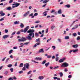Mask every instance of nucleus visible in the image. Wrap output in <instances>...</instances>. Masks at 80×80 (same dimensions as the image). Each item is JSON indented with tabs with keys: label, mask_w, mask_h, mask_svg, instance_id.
Listing matches in <instances>:
<instances>
[{
	"label": "nucleus",
	"mask_w": 80,
	"mask_h": 80,
	"mask_svg": "<svg viewBox=\"0 0 80 80\" xmlns=\"http://www.w3.org/2000/svg\"><path fill=\"white\" fill-rule=\"evenodd\" d=\"M35 36L36 37H38V36H39V34H38V33L37 32H35Z\"/></svg>",
	"instance_id": "obj_20"
},
{
	"label": "nucleus",
	"mask_w": 80,
	"mask_h": 80,
	"mask_svg": "<svg viewBox=\"0 0 80 80\" xmlns=\"http://www.w3.org/2000/svg\"><path fill=\"white\" fill-rule=\"evenodd\" d=\"M19 23H20V22L19 21H16L14 22V24H15V25L19 24Z\"/></svg>",
	"instance_id": "obj_15"
},
{
	"label": "nucleus",
	"mask_w": 80,
	"mask_h": 80,
	"mask_svg": "<svg viewBox=\"0 0 80 80\" xmlns=\"http://www.w3.org/2000/svg\"><path fill=\"white\" fill-rule=\"evenodd\" d=\"M15 5H16V7H17L18 6H19V5H20V3H17V2H16Z\"/></svg>",
	"instance_id": "obj_23"
},
{
	"label": "nucleus",
	"mask_w": 80,
	"mask_h": 80,
	"mask_svg": "<svg viewBox=\"0 0 80 80\" xmlns=\"http://www.w3.org/2000/svg\"><path fill=\"white\" fill-rule=\"evenodd\" d=\"M77 33H73L72 34V35L73 36V37H76V36H77Z\"/></svg>",
	"instance_id": "obj_29"
},
{
	"label": "nucleus",
	"mask_w": 80,
	"mask_h": 80,
	"mask_svg": "<svg viewBox=\"0 0 80 80\" xmlns=\"http://www.w3.org/2000/svg\"><path fill=\"white\" fill-rule=\"evenodd\" d=\"M13 49H17V47H13Z\"/></svg>",
	"instance_id": "obj_63"
},
{
	"label": "nucleus",
	"mask_w": 80,
	"mask_h": 80,
	"mask_svg": "<svg viewBox=\"0 0 80 80\" xmlns=\"http://www.w3.org/2000/svg\"><path fill=\"white\" fill-rule=\"evenodd\" d=\"M23 73V71H20V72H19V73H20V74H21V73Z\"/></svg>",
	"instance_id": "obj_64"
},
{
	"label": "nucleus",
	"mask_w": 80,
	"mask_h": 80,
	"mask_svg": "<svg viewBox=\"0 0 80 80\" xmlns=\"http://www.w3.org/2000/svg\"><path fill=\"white\" fill-rule=\"evenodd\" d=\"M55 12V10H52V11L51 12V13H52Z\"/></svg>",
	"instance_id": "obj_58"
},
{
	"label": "nucleus",
	"mask_w": 80,
	"mask_h": 80,
	"mask_svg": "<svg viewBox=\"0 0 80 80\" xmlns=\"http://www.w3.org/2000/svg\"><path fill=\"white\" fill-rule=\"evenodd\" d=\"M13 80H17V78L15 76H14L13 77Z\"/></svg>",
	"instance_id": "obj_49"
},
{
	"label": "nucleus",
	"mask_w": 80,
	"mask_h": 80,
	"mask_svg": "<svg viewBox=\"0 0 80 80\" xmlns=\"http://www.w3.org/2000/svg\"><path fill=\"white\" fill-rule=\"evenodd\" d=\"M26 67H25V66H24L22 68V70H23L24 71L25 70H26Z\"/></svg>",
	"instance_id": "obj_33"
},
{
	"label": "nucleus",
	"mask_w": 80,
	"mask_h": 80,
	"mask_svg": "<svg viewBox=\"0 0 80 80\" xmlns=\"http://www.w3.org/2000/svg\"><path fill=\"white\" fill-rule=\"evenodd\" d=\"M23 63H21L19 65V67H23Z\"/></svg>",
	"instance_id": "obj_22"
},
{
	"label": "nucleus",
	"mask_w": 80,
	"mask_h": 80,
	"mask_svg": "<svg viewBox=\"0 0 80 80\" xmlns=\"http://www.w3.org/2000/svg\"><path fill=\"white\" fill-rule=\"evenodd\" d=\"M29 28V26H27L26 28H24V30H23V29H21V30L20 31L22 32H24V33H25L27 32Z\"/></svg>",
	"instance_id": "obj_2"
},
{
	"label": "nucleus",
	"mask_w": 80,
	"mask_h": 80,
	"mask_svg": "<svg viewBox=\"0 0 80 80\" xmlns=\"http://www.w3.org/2000/svg\"><path fill=\"white\" fill-rule=\"evenodd\" d=\"M40 41V38L37 39L36 40V42H38Z\"/></svg>",
	"instance_id": "obj_32"
},
{
	"label": "nucleus",
	"mask_w": 80,
	"mask_h": 80,
	"mask_svg": "<svg viewBox=\"0 0 80 80\" xmlns=\"http://www.w3.org/2000/svg\"><path fill=\"white\" fill-rule=\"evenodd\" d=\"M24 66L27 68H28H28H29V64L28 63L25 64H24Z\"/></svg>",
	"instance_id": "obj_6"
},
{
	"label": "nucleus",
	"mask_w": 80,
	"mask_h": 80,
	"mask_svg": "<svg viewBox=\"0 0 80 80\" xmlns=\"http://www.w3.org/2000/svg\"><path fill=\"white\" fill-rule=\"evenodd\" d=\"M10 60V58H8L7 60H6V63H7V62H8V60Z\"/></svg>",
	"instance_id": "obj_47"
},
{
	"label": "nucleus",
	"mask_w": 80,
	"mask_h": 80,
	"mask_svg": "<svg viewBox=\"0 0 80 80\" xmlns=\"http://www.w3.org/2000/svg\"><path fill=\"white\" fill-rule=\"evenodd\" d=\"M20 27L22 28H23V27H24V25H23V23H21Z\"/></svg>",
	"instance_id": "obj_14"
},
{
	"label": "nucleus",
	"mask_w": 80,
	"mask_h": 80,
	"mask_svg": "<svg viewBox=\"0 0 80 80\" xmlns=\"http://www.w3.org/2000/svg\"><path fill=\"white\" fill-rule=\"evenodd\" d=\"M40 21H36L35 22V23H40Z\"/></svg>",
	"instance_id": "obj_37"
},
{
	"label": "nucleus",
	"mask_w": 80,
	"mask_h": 80,
	"mask_svg": "<svg viewBox=\"0 0 80 80\" xmlns=\"http://www.w3.org/2000/svg\"><path fill=\"white\" fill-rule=\"evenodd\" d=\"M15 33H16V31L14 32H13L12 33V36L14 35L15 34Z\"/></svg>",
	"instance_id": "obj_50"
},
{
	"label": "nucleus",
	"mask_w": 80,
	"mask_h": 80,
	"mask_svg": "<svg viewBox=\"0 0 80 80\" xmlns=\"http://www.w3.org/2000/svg\"><path fill=\"white\" fill-rule=\"evenodd\" d=\"M78 50H72V52L73 53H76V52H77Z\"/></svg>",
	"instance_id": "obj_46"
},
{
	"label": "nucleus",
	"mask_w": 80,
	"mask_h": 80,
	"mask_svg": "<svg viewBox=\"0 0 80 80\" xmlns=\"http://www.w3.org/2000/svg\"><path fill=\"white\" fill-rule=\"evenodd\" d=\"M65 40H68V39H69L70 38H69V36H67L65 37Z\"/></svg>",
	"instance_id": "obj_19"
},
{
	"label": "nucleus",
	"mask_w": 80,
	"mask_h": 80,
	"mask_svg": "<svg viewBox=\"0 0 80 80\" xmlns=\"http://www.w3.org/2000/svg\"><path fill=\"white\" fill-rule=\"evenodd\" d=\"M32 34L29 33V35L27 36L26 38L28 40H32Z\"/></svg>",
	"instance_id": "obj_3"
},
{
	"label": "nucleus",
	"mask_w": 80,
	"mask_h": 80,
	"mask_svg": "<svg viewBox=\"0 0 80 80\" xmlns=\"http://www.w3.org/2000/svg\"><path fill=\"white\" fill-rule=\"evenodd\" d=\"M4 17L1 19H0V21H3V20H4Z\"/></svg>",
	"instance_id": "obj_57"
},
{
	"label": "nucleus",
	"mask_w": 80,
	"mask_h": 80,
	"mask_svg": "<svg viewBox=\"0 0 80 80\" xmlns=\"http://www.w3.org/2000/svg\"><path fill=\"white\" fill-rule=\"evenodd\" d=\"M59 68V67L58 66L54 67L53 68V69H54V70H56V69H57L58 68Z\"/></svg>",
	"instance_id": "obj_28"
},
{
	"label": "nucleus",
	"mask_w": 80,
	"mask_h": 80,
	"mask_svg": "<svg viewBox=\"0 0 80 80\" xmlns=\"http://www.w3.org/2000/svg\"><path fill=\"white\" fill-rule=\"evenodd\" d=\"M52 48H53V50H55V46H52Z\"/></svg>",
	"instance_id": "obj_56"
},
{
	"label": "nucleus",
	"mask_w": 80,
	"mask_h": 80,
	"mask_svg": "<svg viewBox=\"0 0 80 80\" xmlns=\"http://www.w3.org/2000/svg\"><path fill=\"white\" fill-rule=\"evenodd\" d=\"M44 52V51L43 50H39L38 52V53H43Z\"/></svg>",
	"instance_id": "obj_21"
},
{
	"label": "nucleus",
	"mask_w": 80,
	"mask_h": 80,
	"mask_svg": "<svg viewBox=\"0 0 80 80\" xmlns=\"http://www.w3.org/2000/svg\"><path fill=\"white\" fill-rule=\"evenodd\" d=\"M80 39V36H78L77 38V40H79Z\"/></svg>",
	"instance_id": "obj_38"
},
{
	"label": "nucleus",
	"mask_w": 80,
	"mask_h": 80,
	"mask_svg": "<svg viewBox=\"0 0 80 80\" xmlns=\"http://www.w3.org/2000/svg\"><path fill=\"white\" fill-rule=\"evenodd\" d=\"M47 5V4H45L44 5H43L42 6V7L43 8V7H45V6Z\"/></svg>",
	"instance_id": "obj_62"
},
{
	"label": "nucleus",
	"mask_w": 80,
	"mask_h": 80,
	"mask_svg": "<svg viewBox=\"0 0 80 80\" xmlns=\"http://www.w3.org/2000/svg\"><path fill=\"white\" fill-rule=\"evenodd\" d=\"M29 11H28V12H26L25 13L23 16V17H27V15H28V14H29Z\"/></svg>",
	"instance_id": "obj_8"
},
{
	"label": "nucleus",
	"mask_w": 80,
	"mask_h": 80,
	"mask_svg": "<svg viewBox=\"0 0 80 80\" xmlns=\"http://www.w3.org/2000/svg\"><path fill=\"white\" fill-rule=\"evenodd\" d=\"M64 72H68V70H67V68H66L65 69Z\"/></svg>",
	"instance_id": "obj_60"
},
{
	"label": "nucleus",
	"mask_w": 80,
	"mask_h": 80,
	"mask_svg": "<svg viewBox=\"0 0 80 80\" xmlns=\"http://www.w3.org/2000/svg\"><path fill=\"white\" fill-rule=\"evenodd\" d=\"M49 1H50V0H44L43 1V3H47V2H49Z\"/></svg>",
	"instance_id": "obj_12"
},
{
	"label": "nucleus",
	"mask_w": 80,
	"mask_h": 80,
	"mask_svg": "<svg viewBox=\"0 0 80 80\" xmlns=\"http://www.w3.org/2000/svg\"><path fill=\"white\" fill-rule=\"evenodd\" d=\"M12 53H13V50H10L9 52V54H11Z\"/></svg>",
	"instance_id": "obj_35"
},
{
	"label": "nucleus",
	"mask_w": 80,
	"mask_h": 80,
	"mask_svg": "<svg viewBox=\"0 0 80 80\" xmlns=\"http://www.w3.org/2000/svg\"><path fill=\"white\" fill-rule=\"evenodd\" d=\"M65 7H66L67 8H70V5L68 4L65 5Z\"/></svg>",
	"instance_id": "obj_24"
},
{
	"label": "nucleus",
	"mask_w": 80,
	"mask_h": 80,
	"mask_svg": "<svg viewBox=\"0 0 80 80\" xmlns=\"http://www.w3.org/2000/svg\"><path fill=\"white\" fill-rule=\"evenodd\" d=\"M78 47V44H74L72 45V47H73V48H77Z\"/></svg>",
	"instance_id": "obj_11"
},
{
	"label": "nucleus",
	"mask_w": 80,
	"mask_h": 80,
	"mask_svg": "<svg viewBox=\"0 0 80 80\" xmlns=\"http://www.w3.org/2000/svg\"><path fill=\"white\" fill-rule=\"evenodd\" d=\"M78 21V20L77 19L76 21H74L73 22V23H72V25H73L74 23H75L76 22H77Z\"/></svg>",
	"instance_id": "obj_52"
},
{
	"label": "nucleus",
	"mask_w": 80,
	"mask_h": 80,
	"mask_svg": "<svg viewBox=\"0 0 80 80\" xmlns=\"http://www.w3.org/2000/svg\"><path fill=\"white\" fill-rule=\"evenodd\" d=\"M3 13V11H1L0 12V14L1 15Z\"/></svg>",
	"instance_id": "obj_61"
},
{
	"label": "nucleus",
	"mask_w": 80,
	"mask_h": 80,
	"mask_svg": "<svg viewBox=\"0 0 80 80\" xmlns=\"http://www.w3.org/2000/svg\"><path fill=\"white\" fill-rule=\"evenodd\" d=\"M46 60H45L44 61H42V64H45V63H46Z\"/></svg>",
	"instance_id": "obj_26"
},
{
	"label": "nucleus",
	"mask_w": 80,
	"mask_h": 80,
	"mask_svg": "<svg viewBox=\"0 0 80 80\" xmlns=\"http://www.w3.org/2000/svg\"><path fill=\"white\" fill-rule=\"evenodd\" d=\"M54 28H55V26H52L51 27V28L52 30H53Z\"/></svg>",
	"instance_id": "obj_30"
},
{
	"label": "nucleus",
	"mask_w": 80,
	"mask_h": 80,
	"mask_svg": "<svg viewBox=\"0 0 80 80\" xmlns=\"http://www.w3.org/2000/svg\"><path fill=\"white\" fill-rule=\"evenodd\" d=\"M49 65H50V62H47L45 64V65L46 67H48V66Z\"/></svg>",
	"instance_id": "obj_13"
},
{
	"label": "nucleus",
	"mask_w": 80,
	"mask_h": 80,
	"mask_svg": "<svg viewBox=\"0 0 80 80\" xmlns=\"http://www.w3.org/2000/svg\"><path fill=\"white\" fill-rule=\"evenodd\" d=\"M6 10H12V8H11V7H8L6 8Z\"/></svg>",
	"instance_id": "obj_17"
},
{
	"label": "nucleus",
	"mask_w": 80,
	"mask_h": 80,
	"mask_svg": "<svg viewBox=\"0 0 80 80\" xmlns=\"http://www.w3.org/2000/svg\"><path fill=\"white\" fill-rule=\"evenodd\" d=\"M58 41L60 43H61V42H62L61 39H58Z\"/></svg>",
	"instance_id": "obj_48"
},
{
	"label": "nucleus",
	"mask_w": 80,
	"mask_h": 80,
	"mask_svg": "<svg viewBox=\"0 0 80 80\" xmlns=\"http://www.w3.org/2000/svg\"><path fill=\"white\" fill-rule=\"evenodd\" d=\"M8 71H5V72L4 73L5 75H7V74H8Z\"/></svg>",
	"instance_id": "obj_45"
},
{
	"label": "nucleus",
	"mask_w": 80,
	"mask_h": 80,
	"mask_svg": "<svg viewBox=\"0 0 80 80\" xmlns=\"http://www.w3.org/2000/svg\"><path fill=\"white\" fill-rule=\"evenodd\" d=\"M38 15V13H34V16L35 17H36V16H37Z\"/></svg>",
	"instance_id": "obj_44"
},
{
	"label": "nucleus",
	"mask_w": 80,
	"mask_h": 80,
	"mask_svg": "<svg viewBox=\"0 0 80 80\" xmlns=\"http://www.w3.org/2000/svg\"><path fill=\"white\" fill-rule=\"evenodd\" d=\"M11 72H13V68H11L10 69Z\"/></svg>",
	"instance_id": "obj_31"
},
{
	"label": "nucleus",
	"mask_w": 80,
	"mask_h": 80,
	"mask_svg": "<svg viewBox=\"0 0 80 80\" xmlns=\"http://www.w3.org/2000/svg\"><path fill=\"white\" fill-rule=\"evenodd\" d=\"M0 15H0L1 17H3V16H4V15H5V13H2Z\"/></svg>",
	"instance_id": "obj_36"
},
{
	"label": "nucleus",
	"mask_w": 80,
	"mask_h": 80,
	"mask_svg": "<svg viewBox=\"0 0 80 80\" xmlns=\"http://www.w3.org/2000/svg\"><path fill=\"white\" fill-rule=\"evenodd\" d=\"M18 42H24V41H25L26 40V39H25V38L22 37V38L21 39H18Z\"/></svg>",
	"instance_id": "obj_5"
},
{
	"label": "nucleus",
	"mask_w": 80,
	"mask_h": 80,
	"mask_svg": "<svg viewBox=\"0 0 80 80\" xmlns=\"http://www.w3.org/2000/svg\"><path fill=\"white\" fill-rule=\"evenodd\" d=\"M9 37V36L8 35H5L3 36L2 38L4 39H5V38H8Z\"/></svg>",
	"instance_id": "obj_9"
},
{
	"label": "nucleus",
	"mask_w": 80,
	"mask_h": 80,
	"mask_svg": "<svg viewBox=\"0 0 80 80\" xmlns=\"http://www.w3.org/2000/svg\"><path fill=\"white\" fill-rule=\"evenodd\" d=\"M56 62H57V61L58 60V57H57L56 58Z\"/></svg>",
	"instance_id": "obj_59"
},
{
	"label": "nucleus",
	"mask_w": 80,
	"mask_h": 80,
	"mask_svg": "<svg viewBox=\"0 0 80 80\" xmlns=\"http://www.w3.org/2000/svg\"><path fill=\"white\" fill-rule=\"evenodd\" d=\"M32 62H34V63H38V62H36L35 61L33 60H31Z\"/></svg>",
	"instance_id": "obj_34"
},
{
	"label": "nucleus",
	"mask_w": 80,
	"mask_h": 80,
	"mask_svg": "<svg viewBox=\"0 0 80 80\" xmlns=\"http://www.w3.org/2000/svg\"><path fill=\"white\" fill-rule=\"evenodd\" d=\"M68 64L67 63V62H64L61 65V67H68Z\"/></svg>",
	"instance_id": "obj_4"
},
{
	"label": "nucleus",
	"mask_w": 80,
	"mask_h": 80,
	"mask_svg": "<svg viewBox=\"0 0 80 80\" xmlns=\"http://www.w3.org/2000/svg\"><path fill=\"white\" fill-rule=\"evenodd\" d=\"M65 58H63L62 59H61L59 61V63H62V62H63V61L65 60Z\"/></svg>",
	"instance_id": "obj_7"
},
{
	"label": "nucleus",
	"mask_w": 80,
	"mask_h": 80,
	"mask_svg": "<svg viewBox=\"0 0 80 80\" xmlns=\"http://www.w3.org/2000/svg\"><path fill=\"white\" fill-rule=\"evenodd\" d=\"M13 2V0H10L9 2V3H12Z\"/></svg>",
	"instance_id": "obj_39"
},
{
	"label": "nucleus",
	"mask_w": 80,
	"mask_h": 80,
	"mask_svg": "<svg viewBox=\"0 0 80 80\" xmlns=\"http://www.w3.org/2000/svg\"><path fill=\"white\" fill-rule=\"evenodd\" d=\"M78 25H76L74 27V28H75V29L77 28H78Z\"/></svg>",
	"instance_id": "obj_55"
},
{
	"label": "nucleus",
	"mask_w": 80,
	"mask_h": 80,
	"mask_svg": "<svg viewBox=\"0 0 80 80\" xmlns=\"http://www.w3.org/2000/svg\"><path fill=\"white\" fill-rule=\"evenodd\" d=\"M38 78L39 80H42V79H43V77L39 76Z\"/></svg>",
	"instance_id": "obj_16"
},
{
	"label": "nucleus",
	"mask_w": 80,
	"mask_h": 80,
	"mask_svg": "<svg viewBox=\"0 0 80 80\" xmlns=\"http://www.w3.org/2000/svg\"><path fill=\"white\" fill-rule=\"evenodd\" d=\"M35 58V60H42V58H40L36 57Z\"/></svg>",
	"instance_id": "obj_10"
},
{
	"label": "nucleus",
	"mask_w": 80,
	"mask_h": 80,
	"mask_svg": "<svg viewBox=\"0 0 80 80\" xmlns=\"http://www.w3.org/2000/svg\"><path fill=\"white\" fill-rule=\"evenodd\" d=\"M5 31L6 33H8V30L7 29H5Z\"/></svg>",
	"instance_id": "obj_42"
},
{
	"label": "nucleus",
	"mask_w": 80,
	"mask_h": 80,
	"mask_svg": "<svg viewBox=\"0 0 80 80\" xmlns=\"http://www.w3.org/2000/svg\"><path fill=\"white\" fill-rule=\"evenodd\" d=\"M35 32V30L33 29H30L29 30L27 31L28 33H30V34H32V38H34L35 37V33H33Z\"/></svg>",
	"instance_id": "obj_1"
},
{
	"label": "nucleus",
	"mask_w": 80,
	"mask_h": 80,
	"mask_svg": "<svg viewBox=\"0 0 80 80\" xmlns=\"http://www.w3.org/2000/svg\"><path fill=\"white\" fill-rule=\"evenodd\" d=\"M7 67L10 68V67H12V64H9L7 66Z\"/></svg>",
	"instance_id": "obj_25"
},
{
	"label": "nucleus",
	"mask_w": 80,
	"mask_h": 80,
	"mask_svg": "<svg viewBox=\"0 0 80 80\" xmlns=\"http://www.w3.org/2000/svg\"><path fill=\"white\" fill-rule=\"evenodd\" d=\"M72 75H69L68 76V78H72Z\"/></svg>",
	"instance_id": "obj_43"
},
{
	"label": "nucleus",
	"mask_w": 80,
	"mask_h": 80,
	"mask_svg": "<svg viewBox=\"0 0 80 80\" xmlns=\"http://www.w3.org/2000/svg\"><path fill=\"white\" fill-rule=\"evenodd\" d=\"M48 28L47 29L46 31V33H48Z\"/></svg>",
	"instance_id": "obj_54"
},
{
	"label": "nucleus",
	"mask_w": 80,
	"mask_h": 80,
	"mask_svg": "<svg viewBox=\"0 0 80 80\" xmlns=\"http://www.w3.org/2000/svg\"><path fill=\"white\" fill-rule=\"evenodd\" d=\"M60 77H63V73L62 72H60Z\"/></svg>",
	"instance_id": "obj_27"
},
{
	"label": "nucleus",
	"mask_w": 80,
	"mask_h": 80,
	"mask_svg": "<svg viewBox=\"0 0 80 80\" xmlns=\"http://www.w3.org/2000/svg\"><path fill=\"white\" fill-rule=\"evenodd\" d=\"M51 57H52V56L48 55L47 56L48 58H51Z\"/></svg>",
	"instance_id": "obj_40"
},
{
	"label": "nucleus",
	"mask_w": 80,
	"mask_h": 80,
	"mask_svg": "<svg viewBox=\"0 0 80 80\" xmlns=\"http://www.w3.org/2000/svg\"><path fill=\"white\" fill-rule=\"evenodd\" d=\"M28 1L27 0H26L25 1H24V3H27Z\"/></svg>",
	"instance_id": "obj_51"
},
{
	"label": "nucleus",
	"mask_w": 80,
	"mask_h": 80,
	"mask_svg": "<svg viewBox=\"0 0 80 80\" xmlns=\"http://www.w3.org/2000/svg\"><path fill=\"white\" fill-rule=\"evenodd\" d=\"M53 78H54V80H56V79H57L58 78H57V77H53Z\"/></svg>",
	"instance_id": "obj_53"
},
{
	"label": "nucleus",
	"mask_w": 80,
	"mask_h": 80,
	"mask_svg": "<svg viewBox=\"0 0 80 80\" xmlns=\"http://www.w3.org/2000/svg\"><path fill=\"white\" fill-rule=\"evenodd\" d=\"M58 13H59V14H61L62 13V10L61 9H60L58 11Z\"/></svg>",
	"instance_id": "obj_18"
},
{
	"label": "nucleus",
	"mask_w": 80,
	"mask_h": 80,
	"mask_svg": "<svg viewBox=\"0 0 80 80\" xmlns=\"http://www.w3.org/2000/svg\"><path fill=\"white\" fill-rule=\"evenodd\" d=\"M17 35H20V31H18L17 33Z\"/></svg>",
	"instance_id": "obj_41"
}]
</instances>
